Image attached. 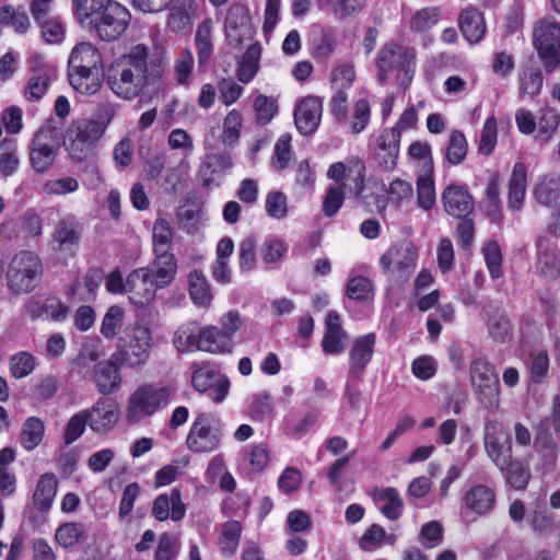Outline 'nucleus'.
Returning <instances> with one entry per match:
<instances>
[{
	"label": "nucleus",
	"mask_w": 560,
	"mask_h": 560,
	"mask_svg": "<svg viewBox=\"0 0 560 560\" xmlns=\"http://www.w3.org/2000/svg\"><path fill=\"white\" fill-rule=\"evenodd\" d=\"M102 57L98 49L91 43H80L72 49L68 70H101Z\"/></svg>",
	"instance_id": "c756f323"
},
{
	"label": "nucleus",
	"mask_w": 560,
	"mask_h": 560,
	"mask_svg": "<svg viewBox=\"0 0 560 560\" xmlns=\"http://www.w3.org/2000/svg\"><path fill=\"white\" fill-rule=\"evenodd\" d=\"M469 371L480 404L488 410H497L500 405V388L493 366L487 360L477 358L471 362Z\"/></svg>",
	"instance_id": "9d476101"
},
{
	"label": "nucleus",
	"mask_w": 560,
	"mask_h": 560,
	"mask_svg": "<svg viewBox=\"0 0 560 560\" xmlns=\"http://www.w3.org/2000/svg\"><path fill=\"white\" fill-rule=\"evenodd\" d=\"M79 189V182L71 176L52 178L44 183L43 191L51 196H65L75 192Z\"/></svg>",
	"instance_id": "4d7b16f0"
},
{
	"label": "nucleus",
	"mask_w": 560,
	"mask_h": 560,
	"mask_svg": "<svg viewBox=\"0 0 560 560\" xmlns=\"http://www.w3.org/2000/svg\"><path fill=\"white\" fill-rule=\"evenodd\" d=\"M222 438L221 419L209 412H200L189 428L186 446L195 454L212 453L220 448Z\"/></svg>",
	"instance_id": "6e6552de"
},
{
	"label": "nucleus",
	"mask_w": 560,
	"mask_h": 560,
	"mask_svg": "<svg viewBox=\"0 0 560 560\" xmlns=\"http://www.w3.org/2000/svg\"><path fill=\"white\" fill-rule=\"evenodd\" d=\"M483 445L490 460L498 469L505 467L513 458L512 442L498 421H487L483 430Z\"/></svg>",
	"instance_id": "4468645a"
},
{
	"label": "nucleus",
	"mask_w": 560,
	"mask_h": 560,
	"mask_svg": "<svg viewBox=\"0 0 560 560\" xmlns=\"http://www.w3.org/2000/svg\"><path fill=\"white\" fill-rule=\"evenodd\" d=\"M35 366L34 355L26 351H20L10 359V372L15 378L26 377L34 371Z\"/></svg>",
	"instance_id": "5fc2aeb1"
},
{
	"label": "nucleus",
	"mask_w": 560,
	"mask_h": 560,
	"mask_svg": "<svg viewBox=\"0 0 560 560\" xmlns=\"http://www.w3.org/2000/svg\"><path fill=\"white\" fill-rule=\"evenodd\" d=\"M527 171L524 163H516L509 182V207L517 211L522 208L526 195Z\"/></svg>",
	"instance_id": "58836bf2"
},
{
	"label": "nucleus",
	"mask_w": 560,
	"mask_h": 560,
	"mask_svg": "<svg viewBox=\"0 0 560 560\" xmlns=\"http://www.w3.org/2000/svg\"><path fill=\"white\" fill-rule=\"evenodd\" d=\"M233 340L223 334V330L217 326H206L201 328L200 350L221 354L232 352Z\"/></svg>",
	"instance_id": "c9c22d12"
},
{
	"label": "nucleus",
	"mask_w": 560,
	"mask_h": 560,
	"mask_svg": "<svg viewBox=\"0 0 560 560\" xmlns=\"http://www.w3.org/2000/svg\"><path fill=\"white\" fill-rule=\"evenodd\" d=\"M242 530V524L236 520H230L222 525L219 549L223 556L232 557L235 555L240 545Z\"/></svg>",
	"instance_id": "37998d69"
},
{
	"label": "nucleus",
	"mask_w": 560,
	"mask_h": 560,
	"mask_svg": "<svg viewBox=\"0 0 560 560\" xmlns=\"http://www.w3.org/2000/svg\"><path fill=\"white\" fill-rule=\"evenodd\" d=\"M399 128L384 129L377 137L374 159L384 171H392L397 164L400 142Z\"/></svg>",
	"instance_id": "b1692460"
},
{
	"label": "nucleus",
	"mask_w": 560,
	"mask_h": 560,
	"mask_svg": "<svg viewBox=\"0 0 560 560\" xmlns=\"http://www.w3.org/2000/svg\"><path fill=\"white\" fill-rule=\"evenodd\" d=\"M152 516L160 522L168 518L177 522L186 513V506L182 500V493L178 489H173L170 493H163L155 498L152 505Z\"/></svg>",
	"instance_id": "393cba45"
},
{
	"label": "nucleus",
	"mask_w": 560,
	"mask_h": 560,
	"mask_svg": "<svg viewBox=\"0 0 560 560\" xmlns=\"http://www.w3.org/2000/svg\"><path fill=\"white\" fill-rule=\"evenodd\" d=\"M177 271L152 262L151 267L132 270L127 276V296L136 306L144 307L152 303L156 291L167 288Z\"/></svg>",
	"instance_id": "20e7f679"
},
{
	"label": "nucleus",
	"mask_w": 560,
	"mask_h": 560,
	"mask_svg": "<svg viewBox=\"0 0 560 560\" xmlns=\"http://www.w3.org/2000/svg\"><path fill=\"white\" fill-rule=\"evenodd\" d=\"M323 101L318 96L308 95L300 100L294 108V122L300 133L312 135L320 124Z\"/></svg>",
	"instance_id": "aec40b11"
},
{
	"label": "nucleus",
	"mask_w": 560,
	"mask_h": 560,
	"mask_svg": "<svg viewBox=\"0 0 560 560\" xmlns=\"http://www.w3.org/2000/svg\"><path fill=\"white\" fill-rule=\"evenodd\" d=\"M152 347V331L145 326L137 325L131 330L128 345L115 353L113 359L132 369L140 368L150 359Z\"/></svg>",
	"instance_id": "f8f14e48"
},
{
	"label": "nucleus",
	"mask_w": 560,
	"mask_h": 560,
	"mask_svg": "<svg viewBox=\"0 0 560 560\" xmlns=\"http://www.w3.org/2000/svg\"><path fill=\"white\" fill-rule=\"evenodd\" d=\"M347 195H351L348 188L339 184L331 185L324 199L323 211L327 217H332L342 206L343 199Z\"/></svg>",
	"instance_id": "052dcab7"
},
{
	"label": "nucleus",
	"mask_w": 560,
	"mask_h": 560,
	"mask_svg": "<svg viewBox=\"0 0 560 560\" xmlns=\"http://www.w3.org/2000/svg\"><path fill=\"white\" fill-rule=\"evenodd\" d=\"M377 80L384 83L389 72L396 71L397 84L407 88L413 78L416 69V51L413 48L389 43L384 45L377 55Z\"/></svg>",
	"instance_id": "423d86ee"
},
{
	"label": "nucleus",
	"mask_w": 560,
	"mask_h": 560,
	"mask_svg": "<svg viewBox=\"0 0 560 560\" xmlns=\"http://www.w3.org/2000/svg\"><path fill=\"white\" fill-rule=\"evenodd\" d=\"M288 246L281 240L269 236L267 237L261 247L260 255L265 262L272 264L279 261L287 253Z\"/></svg>",
	"instance_id": "338daca9"
},
{
	"label": "nucleus",
	"mask_w": 560,
	"mask_h": 560,
	"mask_svg": "<svg viewBox=\"0 0 560 560\" xmlns=\"http://www.w3.org/2000/svg\"><path fill=\"white\" fill-rule=\"evenodd\" d=\"M459 28L469 43H478L486 32L482 14L475 9L464 10L459 15Z\"/></svg>",
	"instance_id": "ea45409f"
},
{
	"label": "nucleus",
	"mask_w": 560,
	"mask_h": 560,
	"mask_svg": "<svg viewBox=\"0 0 560 560\" xmlns=\"http://www.w3.org/2000/svg\"><path fill=\"white\" fill-rule=\"evenodd\" d=\"M165 68L166 61L161 54H149L147 46L140 44L113 65L108 84L117 96L132 100L145 88L161 83Z\"/></svg>",
	"instance_id": "f257e3e1"
},
{
	"label": "nucleus",
	"mask_w": 560,
	"mask_h": 560,
	"mask_svg": "<svg viewBox=\"0 0 560 560\" xmlns=\"http://www.w3.org/2000/svg\"><path fill=\"white\" fill-rule=\"evenodd\" d=\"M499 470L506 483L516 490H524L532 478L529 467L518 459L513 460L512 458L505 467Z\"/></svg>",
	"instance_id": "c03bdc74"
},
{
	"label": "nucleus",
	"mask_w": 560,
	"mask_h": 560,
	"mask_svg": "<svg viewBox=\"0 0 560 560\" xmlns=\"http://www.w3.org/2000/svg\"><path fill=\"white\" fill-rule=\"evenodd\" d=\"M535 197L539 203L552 207L560 202V176L559 175H546L536 185Z\"/></svg>",
	"instance_id": "79ce46f5"
},
{
	"label": "nucleus",
	"mask_w": 560,
	"mask_h": 560,
	"mask_svg": "<svg viewBox=\"0 0 560 560\" xmlns=\"http://www.w3.org/2000/svg\"><path fill=\"white\" fill-rule=\"evenodd\" d=\"M27 311L32 318L45 316L51 320H62L69 315V307L56 298L45 300L33 299L27 304Z\"/></svg>",
	"instance_id": "72a5a7b5"
},
{
	"label": "nucleus",
	"mask_w": 560,
	"mask_h": 560,
	"mask_svg": "<svg viewBox=\"0 0 560 560\" xmlns=\"http://www.w3.org/2000/svg\"><path fill=\"white\" fill-rule=\"evenodd\" d=\"M382 503L381 512L388 520L395 521L400 517L404 510V501L395 488H385L378 494Z\"/></svg>",
	"instance_id": "09e8293b"
},
{
	"label": "nucleus",
	"mask_w": 560,
	"mask_h": 560,
	"mask_svg": "<svg viewBox=\"0 0 560 560\" xmlns=\"http://www.w3.org/2000/svg\"><path fill=\"white\" fill-rule=\"evenodd\" d=\"M371 117V107L366 98H360L354 103L351 118V131L354 135L362 132Z\"/></svg>",
	"instance_id": "774afa93"
},
{
	"label": "nucleus",
	"mask_w": 560,
	"mask_h": 560,
	"mask_svg": "<svg viewBox=\"0 0 560 560\" xmlns=\"http://www.w3.org/2000/svg\"><path fill=\"white\" fill-rule=\"evenodd\" d=\"M89 419V427L93 432L107 433L119 421L120 406L108 397L98 398L90 409H84Z\"/></svg>",
	"instance_id": "f3484780"
},
{
	"label": "nucleus",
	"mask_w": 560,
	"mask_h": 560,
	"mask_svg": "<svg viewBox=\"0 0 560 560\" xmlns=\"http://www.w3.org/2000/svg\"><path fill=\"white\" fill-rule=\"evenodd\" d=\"M238 264L242 272L252 271L256 266V241L245 237L238 245Z\"/></svg>",
	"instance_id": "0e129e2a"
},
{
	"label": "nucleus",
	"mask_w": 560,
	"mask_h": 560,
	"mask_svg": "<svg viewBox=\"0 0 560 560\" xmlns=\"http://www.w3.org/2000/svg\"><path fill=\"white\" fill-rule=\"evenodd\" d=\"M560 125V115L551 108H545L539 112L536 124L538 129L536 139L541 142H548Z\"/></svg>",
	"instance_id": "3c124183"
},
{
	"label": "nucleus",
	"mask_w": 560,
	"mask_h": 560,
	"mask_svg": "<svg viewBox=\"0 0 560 560\" xmlns=\"http://www.w3.org/2000/svg\"><path fill=\"white\" fill-rule=\"evenodd\" d=\"M355 79L354 67L342 63L331 70L330 82L335 91H346Z\"/></svg>",
	"instance_id": "69168bd1"
},
{
	"label": "nucleus",
	"mask_w": 560,
	"mask_h": 560,
	"mask_svg": "<svg viewBox=\"0 0 560 560\" xmlns=\"http://www.w3.org/2000/svg\"><path fill=\"white\" fill-rule=\"evenodd\" d=\"M242 127V115L238 110L232 109L225 117L223 130L215 137L218 143L225 149L233 148L240 140Z\"/></svg>",
	"instance_id": "a18cd8bd"
},
{
	"label": "nucleus",
	"mask_w": 560,
	"mask_h": 560,
	"mask_svg": "<svg viewBox=\"0 0 560 560\" xmlns=\"http://www.w3.org/2000/svg\"><path fill=\"white\" fill-rule=\"evenodd\" d=\"M175 394L170 385L145 383L138 386L128 397L126 420L136 424L167 407Z\"/></svg>",
	"instance_id": "39448f33"
},
{
	"label": "nucleus",
	"mask_w": 560,
	"mask_h": 560,
	"mask_svg": "<svg viewBox=\"0 0 560 560\" xmlns=\"http://www.w3.org/2000/svg\"><path fill=\"white\" fill-rule=\"evenodd\" d=\"M86 425H89V419L85 415L84 410H81L74 413L68 421L63 441L66 445H71L74 443L85 431Z\"/></svg>",
	"instance_id": "e2e57ef3"
},
{
	"label": "nucleus",
	"mask_w": 560,
	"mask_h": 560,
	"mask_svg": "<svg viewBox=\"0 0 560 560\" xmlns=\"http://www.w3.org/2000/svg\"><path fill=\"white\" fill-rule=\"evenodd\" d=\"M173 232L165 219H158L153 225L154 265L177 271V261L171 253Z\"/></svg>",
	"instance_id": "412c9836"
},
{
	"label": "nucleus",
	"mask_w": 560,
	"mask_h": 560,
	"mask_svg": "<svg viewBox=\"0 0 560 560\" xmlns=\"http://www.w3.org/2000/svg\"><path fill=\"white\" fill-rule=\"evenodd\" d=\"M533 40L545 70L553 72L560 65V23L553 19L539 21L534 27Z\"/></svg>",
	"instance_id": "1a4fd4ad"
},
{
	"label": "nucleus",
	"mask_w": 560,
	"mask_h": 560,
	"mask_svg": "<svg viewBox=\"0 0 560 560\" xmlns=\"http://www.w3.org/2000/svg\"><path fill=\"white\" fill-rule=\"evenodd\" d=\"M486 326L489 337L500 343L511 340L513 331L511 322L505 312L497 306L489 305L486 311Z\"/></svg>",
	"instance_id": "2f4dec72"
},
{
	"label": "nucleus",
	"mask_w": 560,
	"mask_h": 560,
	"mask_svg": "<svg viewBox=\"0 0 560 560\" xmlns=\"http://www.w3.org/2000/svg\"><path fill=\"white\" fill-rule=\"evenodd\" d=\"M417 253L408 242L389 247L381 257L380 265L384 273L397 280H407L416 267Z\"/></svg>",
	"instance_id": "ddd939ff"
},
{
	"label": "nucleus",
	"mask_w": 560,
	"mask_h": 560,
	"mask_svg": "<svg viewBox=\"0 0 560 560\" xmlns=\"http://www.w3.org/2000/svg\"><path fill=\"white\" fill-rule=\"evenodd\" d=\"M191 384L198 392H209L210 398L215 402L223 401L230 388L229 378L214 365L208 363L194 371Z\"/></svg>",
	"instance_id": "2eb2a0df"
},
{
	"label": "nucleus",
	"mask_w": 560,
	"mask_h": 560,
	"mask_svg": "<svg viewBox=\"0 0 560 560\" xmlns=\"http://www.w3.org/2000/svg\"><path fill=\"white\" fill-rule=\"evenodd\" d=\"M49 138L48 130H39L31 142L30 160L34 170L44 173L52 165L56 148L47 140Z\"/></svg>",
	"instance_id": "cd10ccee"
},
{
	"label": "nucleus",
	"mask_w": 560,
	"mask_h": 560,
	"mask_svg": "<svg viewBox=\"0 0 560 560\" xmlns=\"http://www.w3.org/2000/svg\"><path fill=\"white\" fill-rule=\"evenodd\" d=\"M225 36L230 46L241 48L252 37V23L247 8L241 4L230 7L225 18Z\"/></svg>",
	"instance_id": "6ab92c4d"
},
{
	"label": "nucleus",
	"mask_w": 560,
	"mask_h": 560,
	"mask_svg": "<svg viewBox=\"0 0 560 560\" xmlns=\"http://www.w3.org/2000/svg\"><path fill=\"white\" fill-rule=\"evenodd\" d=\"M101 70H68V80L71 88L81 95L96 94L103 84Z\"/></svg>",
	"instance_id": "f704fd0d"
},
{
	"label": "nucleus",
	"mask_w": 560,
	"mask_h": 560,
	"mask_svg": "<svg viewBox=\"0 0 560 560\" xmlns=\"http://www.w3.org/2000/svg\"><path fill=\"white\" fill-rule=\"evenodd\" d=\"M57 488L58 480L54 474L47 472L42 475L33 495L35 506L43 512L48 511L52 505Z\"/></svg>",
	"instance_id": "a19ab883"
},
{
	"label": "nucleus",
	"mask_w": 560,
	"mask_h": 560,
	"mask_svg": "<svg viewBox=\"0 0 560 560\" xmlns=\"http://www.w3.org/2000/svg\"><path fill=\"white\" fill-rule=\"evenodd\" d=\"M55 538L61 547L70 548L86 539L85 527L81 523H65L57 528Z\"/></svg>",
	"instance_id": "8fccbe9b"
},
{
	"label": "nucleus",
	"mask_w": 560,
	"mask_h": 560,
	"mask_svg": "<svg viewBox=\"0 0 560 560\" xmlns=\"http://www.w3.org/2000/svg\"><path fill=\"white\" fill-rule=\"evenodd\" d=\"M43 276V265L39 257L28 250H22L13 256L7 269L8 289L15 295L32 292Z\"/></svg>",
	"instance_id": "0eeeda50"
},
{
	"label": "nucleus",
	"mask_w": 560,
	"mask_h": 560,
	"mask_svg": "<svg viewBox=\"0 0 560 560\" xmlns=\"http://www.w3.org/2000/svg\"><path fill=\"white\" fill-rule=\"evenodd\" d=\"M122 320H124V312H122L121 307L116 306V305L109 307L102 320V325H101L102 335L107 339L114 338L116 336V334L118 332V330L121 328Z\"/></svg>",
	"instance_id": "680f3d73"
},
{
	"label": "nucleus",
	"mask_w": 560,
	"mask_h": 560,
	"mask_svg": "<svg viewBox=\"0 0 560 560\" xmlns=\"http://www.w3.org/2000/svg\"><path fill=\"white\" fill-rule=\"evenodd\" d=\"M525 366L528 373V382L532 385L544 384L549 375V353L547 349H534L529 352Z\"/></svg>",
	"instance_id": "e433bc0d"
},
{
	"label": "nucleus",
	"mask_w": 560,
	"mask_h": 560,
	"mask_svg": "<svg viewBox=\"0 0 560 560\" xmlns=\"http://www.w3.org/2000/svg\"><path fill=\"white\" fill-rule=\"evenodd\" d=\"M445 212L456 219L470 217L475 209L474 197L466 187L457 184L448 185L442 194Z\"/></svg>",
	"instance_id": "5701e85b"
},
{
	"label": "nucleus",
	"mask_w": 560,
	"mask_h": 560,
	"mask_svg": "<svg viewBox=\"0 0 560 560\" xmlns=\"http://www.w3.org/2000/svg\"><path fill=\"white\" fill-rule=\"evenodd\" d=\"M464 504L470 512L477 515H486L494 508L495 492L486 485H475L465 493Z\"/></svg>",
	"instance_id": "7c9ffc66"
},
{
	"label": "nucleus",
	"mask_w": 560,
	"mask_h": 560,
	"mask_svg": "<svg viewBox=\"0 0 560 560\" xmlns=\"http://www.w3.org/2000/svg\"><path fill=\"white\" fill-rule=\"evenodd\" d=\"M213 21L211 18H206L198 26L195 33V47L199 66H205L209 62L213 54L212 43Z\"/></svg>",
	"instance_id": "4c0bfd02"
},
{
	"label": "nucleus",
	"mask_w": 560,
	"mask_h": 560,
	"mask_svg": "<svg viewBox=\"0 0 560 560\" xmlns=\"http://www.w3.org/2000/svg\"><path fill=\"white\" fill-rule=\"evenodd\" d=\"M265 209L270 218L277 220L284 219L288 215L287 196L278 190L268 192L266 196Z\"/></svg>",
	"instance_id": "13d9d810"
},
{
	"label": "nucleus",
	"mask_w": 560,
	"mask_h": 560,
	"mask_svg": "<svg viewBox=\"0 0 560 560\" xmlns=\"http://www.w3.org/2000/svg\"><path fill=\"white\" fill-rule=\"evenodd\" d=\"M375 341L376 337L374 334H366L354 339L349 352V374L354 378H361L364 373L366 365L373 357Z\"/></svg>",
	"instance_id": "a878e982"
},
{
	"label": "nucleus",
	"mask_w": 560,
	"mask_h": 560,
	"mask_svg": "<svg viewBox=\"0 0 560 560\" xmlns=\"http://www.w3.org/2000/svg\"><path fill=\"white\" fill-rule=\"evenodd\" d=\"M115 359L101 361L93 370V381L96 389L102 395H110L118 392L121 384V374Z\"/></svg>",
	"instance_id": "bb28decb"
},
{
	"label": "nucleus",
	"mask_w": 560,
	"mask_h": 560,
	"mask_svg": "<svg viewBox=\"0 0 560 560\" xmlns=\"http://www.w3.org/2000/svg\"><path fill=\"white\" fill-rule=\"evenodd\" d=\"M116 112V104L103 102L91 117L71 121L66 131L65 145L72 160L81 162L92 154L93 149L113 121Z\"/></svg>",
	"instance_id": "7ed1b4c3"
},
{
	"label": "nucleus",
	"mask_w": 560,
	"mask_h": 560,
	"mask_svg": "<svg viewBox=\"0 0 560 560\" xmlns=\"http://www.w3.org/2000/svg\"><path fill=\"white\" fill-rule=\"evenodd\" d=\"M73 15L82 27H93L105 42L120 38L128 28L131 15L114 0H72Z\"/></svg>",
	"instance_id": "f03ea898"
},
{
	"label": "nucleus",
	"mask_w": 560,
	"mask_h": 560,
	"mask_svg": "<svg viewBox=\"0 0 560 560\" xmlns=\"http://www.w3.org/2000/svg\"><path fill=\"white\" fill-rule=\"evenodd\" d=\"M294 158V152L291 148V136L283 135L281 136L276 144H275V154H273V166L275 168L281 171L289 166L291 161Z\"/></svg>",
	"instance_id": "bf43d9fd"
},
{
	"label": "nucleus",
	"mask_w": 560,
	"mask_h": 560,
	"mask_svg": "<svg viewBox=\"0 0 560 560\" xmlns=\"http://www.w3.org/2000/svg\"><path fill=\"white\" fill-rule=\"evenodd\" d=\"M260 57V46L258 44L250 45L245 54L243 55L238 67H237V79L242 83L250 82L257 70H258V61Z\"/></svg>",
	"instance_id": "de8ad7c7"
},
{
	"label": "nucleus",
	"mask_w": 560,
	"mask_h": 560,
	"mask_svg": "<svg viewBox=\"0 0 560 560\" xmlns=\"http://www.w3.org/2000/svg\"><path fill=\"white\" fill-rule=\"evenodd\" d=\"M81 224L73 214L60 219L51 234V244L55 252L72 253L81 240Z\"/></svg>",
	"instance_id": "4be33fe9"
},
{
	"label": "nucleus",
	"mask_w": 560,
	"mask_h": 560,
	"mask_svg": "<svg viewBox=\"0 0 560 560\" xmlns=\"http://www.w3.org/2000/svg\"><path fill=\"white\" fill-rule=\"evenodd\" d=\"M188 293L192 303L202 308L210 307L213 299L211 285L202 271L194 269L187 275Z\"/></svg>",
	"instance_id": "473e14b6"
},
{
	"label": "nucleus",
	"mask_w": 560,
	"mask_h": 560,
	"mask_svg": "<svg viewBox=\"0 0 560 560\" xmlns=\"http://www.w3.org/2000/svg\"><path fill=\"white\" fill-rule=\"evenodd\" d=\"M45 432L44 422L37 417L27 418L21 429L20 443L26 451H33L39 445Z\"/></svg>",
	"instance_id": "49530a36"
},
{
	"label": "nucleus",
	"mask_w": 560,
	"mask_h": 560,
	"mask_svg": "<svg viewBox=\"0 0 560 560\" xmlns=\"http://www.w3.org/2000/svg\"><path fill=\"white\" fill-rule=\"evenodd\" d=\"M207 145V154L200 167L203 184L207 187H219L223 177L232 170V158L221 143L215 139V129L212 128L205 139Z\"/></svg>",
	"instance_id": "9b49d317"
},
{
	"label": "nucleus",
	"mask_w": 560,
	"mask_h": 560,
	"mask_svg": "<svg viewBox=\"0 0 560 560\" xmlns=\"http://www.w3.org/2000/svg\"><path fill=\"white\" fill-rule=\"evenodd\" d=\"M327 176L359 197L364 189L365 165L360 159H351L347 164L337 162L329 166Z\"/></svg>",
	"instance_id": "dca6fc26"
},
{
	"label": "nucleus",
	"mask_w": 560,
	"mask_h": 560,
	"mask_svg": "<svg viewBox=\"0 0 560 560\" xmlns=\"http://www.w3.org/2000/svg\"><path fill=\"white\" fill-rule=\"evenodd\" d=\"M468 151V143L465 135L459 130H453L450 135L448 144L445 150V158L453 165L460 164Z\"/></svg>",
	"instance_id": "603ef678"
},
{
	"label": "nucleus",
	"mask_w": 560,
	"mask_h": 560,
	"mask_svg": "<svg viewBox=\"0 0 560 560\" xmlns=\"http://www.w3.org/2000/svg\"><path fill=\"white\" fill-rule=\"evenodd\" d=\"M55 77V68L44 57L35 54L31 58V73L24 89V96L30 102H38L46 94Z\"/></svg>",
	"instance_id": "a211bd4d"
},
{
	"label": "nucleus",
	"mask_w": 560,
	"mask_h": 560,
	"mask_svg": "<svg viewBox=\"0 0 560 560\" xmlns=\"http://www.w3.org/2000/svg\"><path fill=\"white\" fill-rule=\"evenodd\" d=\"M346 293L351 300L369 301L374 295L373 283L365 277H353L347 283Z\"/></svg>",
	"instance_id": "864d4df0"
},
{
	"label": "nucleus",
	"mask_w": 560,
	"mask_h": 560,
	"mask_svg": "<svg viewBox=\"0 0 560 560\" xmlns=\"http://www.w3.org/2000/svg\"><path fill=\"white\" fill-rule=\"evenodd\" d=\"M347 334L341 327L337 312L328 313L325 320V334L322 340L323 351L327 354H339L346 349Z\"/></svg>",
	"instance_id": "c85d7f7f"
},
{
	"label": "nucleus",
	"mask_w": 560,
	"mask_h": 560,
	"mask_svg": "<svg viewBox=\"0 0 560 560\" xmlns=\"http://www.w3.org/2000/svg\"><path fill=\"white\" fill-rule=\"evenodd\" d=\"M173 343L179 352H187L192 348L200 350L201 330L196 335L189 326H182L175 331Z\"/></svg>",
	"instance_id": "6e6d98bb"
}]
</instances>
